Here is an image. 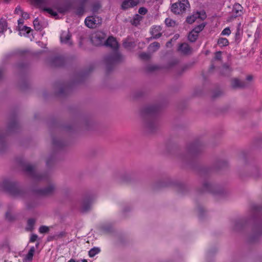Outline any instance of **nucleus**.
<instances>
[{"label":"nucleus","instance_id":"obj_1","mask_svg":"<svg viewBox=\"0 0 262 262\" xmlns=\"http://www.w3.org/2000/svg\"><path fill=\"white\" fill-rule=\"evenodd\" d=\"M105 45L114 49V51L107 55L104 58V62L107 71H111L117 63L123 60V56L117 50L118 43L116 39L111 36L105 41Z\"/></svg>","mask_w":262,"mask_h":262},{"label":"nucleus","instance_id":"obj_2","mask_svg":"<svg viewBox=\"0 0 262 262\" xmlns=\"http://www.w3.org/2000/svg\"><path fill=\"white\" fill-rule=\"evenodd\" d=\"M158 108L156 106H149L145 107L142 112V115L145 120V127L149 132H152L157 126L155 115Z\"/></svg>","mask_w":262,"mask_h":262},{"label":"nucleus","instance_id":"obj_3","mask_svg":"<svg viewBox=\"0 0 262 262\" xmlns=\"http://www.w3.org/2000/svg\"><path fill=\"white\" fill-rule=\"evenodd\" d=\"M189 8L190 4L188 0H178L177 3L172 4L171 11L175 14L182 15Z\"/></svg>","mask_w":262,"mask_h":262},{"label":"nucleus","instance_id":"obj_4","mask_svg":"<svg viewBox=\"0 0 262 262\" xmlns=\"http://www.w3.org/2000/svg\"><path fill=\"white\" fill-rule=\"evenodd\" d=\"M201 150L200 146L196 143H193L188 145L186 149V153L184 159H191L194 157Z\"/></svg>","mask_w":262,"mask_h":262},{"label":"nucleus","instance_id":"obj_5","mask_svg":"<svg viewBox=\"0 0 262 262\" xmlns=\"http://www.w3.org/2000/svg\"><path fill=\"white\" fill-rule=\"evenodd\" d=\"M3 186L8 191L13 195H17L19 192V190L16 184L8 180L4 181Z\"/></svg>","mask_w":262,"mask_h":262},{"label":"nucleus","instance_id":"obj_6","mask_svg":"<svg viewBox=\"0 0 262 262\" xmlns=\"http://www.w3.org/2000/svg\"><path fill=\"white\" fill-rule=\"evenodd\" d=\"M34 2L39 6L40 8H42L44 11L47 12L53 16L57 15L56 12L53 11L50 8H47L46 6L51 5V0H33Z\"/></svg>","mask_w":262,"mask_h":262},{"label":"nucleus","instance_id":"obj_7","mask_svg":"<svg viewBox=\"0 0 262 262\" xmlns=\"http://www.w3.org/2000/svg\"><path fill=\"white\" fill-rule=\"evenodd\" d=\"M94 198L93 195H86L83 198L81 202L80 207L82 211L86 212L91 209Z\"/></svg>","mask_w":262,"mask_h":262},{"label":"nucleus","instance_id":"obj_8","mask_svg":"<svg viewBox=\"0 0 262 262\" xmlns=\"http://www.w3.org/2000/svg\"><path fill=\"white\" fill-rule=\"evenodd\" d=\"M203 189L204 191L210 192L214 195H222L223 194V191L222 190L208 182H205L203 184Z\"/></svg>","mask_w":262,"mask_h":262},{"label":"nucleus","instance_id":"obj_9","mask_svg":"<svg viewBox=\"0 0 262 262\" xmlns=\"http://www.w3.org/2000/svg\"><path fill=\"white\" fill-rule=\"evenodd\" d=\"M25 170L35 180H43L47 178L46 174L37 173L35 169V167L31 165H27L25 167Z\"/></svg>","mask_w":262,"mask_h":262},{"label":"nucleus","instance_id":"obj_10","mask_svg":"<svg viewBox=\"0 0 262 262\" xmlns=\"http://www.w3.org/2000/svg\"><path fill=\"white\" fill-rule=\"evenodd\" d=\"M101 18L97 16L87 17L84 21L85 25L90 28H94L101 24Z\"/></svg>","mask_w":262,"mask_h":262},{"label":"nucleus","instance_id":"obj_11","mask_svg":"<svg viewBox=\"0 0 262 262\" xmlns=\"http://www.w3.org/2000/svg\"><path fill=\"white\" fill-rule=\"evenodd\" d=\"M91 41L95 46H100L105 42L104 34L101 32H97L92 34Z\"/></svg>","mask_w":262,"mask_h":262},{"label":"nucleus","instance_id":"obj_12","mask_svg":"<svg viewBox=\"0 0 262 262\" xmlns=\"http://www.w3.org/2000/svg\"><path fill=\"white\" fill-rule=\"evenodd\" d=\"M55 190V186L53 184H50L47 187L38 189L37 190V193L40 195H49L52 194Z\"/></svg>","mask_w":262,"mask_h":262},{"label":"nucleus","instance_id":"obj_13","mask_svg":"<svg viewBox=\"0 0 262 262\" xmlns=\"http://www.w3.org/2000/svg\"><path fill=\"white\" fill-rule=\"evenodd\" d=\"M60 38L61 43H64L70 47L72 46L73 42L71 39V35L69 31H62Z\"/></svg>","mask_w":262,"mask_h":262},{"label":"nucleus","instance_id":"obj_14","mask_svg":"<svg viewBox=\"0 0 262 262\" xmlns=\"http://www.w3.org/2000/svg\"><path fill=\"white\" fill-rule=\"evenodd\" d=\"M206 17L205 13L204 12H196L192 15L188 16L186 18V21L188 24H192L198 18H200L202 20H204Z\"/></svg>","mask_w":262,"mask_h":262},{"label":"nucleus","instance_id":"obj_15","mask_svg":"<svg viewBox=\"0 0 262 262\" xmlns=\"http://www.w3.org/2000/svg\"><path fill=\"white\" fill-rule=\"evenodd\" d=\"M231 85L233 89H243L248 85L245 81H241L237 78H233L231 81Z\"/></svg>","mask_w":262,"mask_h":262},{"label":"nucleus","instance_id":"obj_16","mask_svg":"<svg viewBox=\"0 0 262 262\" xmlns=\"http://www.w3.org/2000/svg\"><path fill=\"white\" fill-rule=\"evenodd\" d=\"M139 3V0H124L121 5L123 9H127L128 8L136 6Z\"/></svg>","mask_w":262,"mask_h":262},{"label":"nucleus","instance_id":"obj_17","mask_svg":"<svg viewBox=\"0 0 262 262\" xmlns=\"http://www.w3.org/2000/svg\"><path fill=\"white\" fill-rule=\"evenodd\" d=\"M178 50L185 55H188L191 53V48L186 43H181L179 47Z\"/></svg>","mask_w":262,"mask_h":262},{"label":"nucleus","instance_id":"obj_18","mask_svg":"<svg viewBox=\"0 0 262 262\" xmlns=\"http://www.w3.org/2000/svg\"><path fill=\"white\" fill-rule=\"evenodd\" d=\"M242 10L243 7L240 4H234L232 9L233 17L235 18L238 16H241L242 14Z\"/></svg>","mask_w":262,"mask_h":262},{"label":"nucleus","instance_id":"obj_19","mask_svg":"<svg viewBox=\"0 0 262 262\" xmlns=\"http://www.w3.org/2000/svg\"><path fill=\"white\" fill-rule=\"evenodd\" d=\"M161 30V28L160 26H155L153 27L150 33L152 36V37L155 39L159 38L161 36V33L160 32Z\"/></svg>","mask_w":262,"mask_h":262},{"label":"nucleus","instance_id":"obj_20","mask_svg":"<svg viewBox=\"0 0 262 262\" xmlns=\"http://www.w3.org/2000/svg\"><path fill=\"white\" fill-rule=\"evenodd\" d=\"M64 59L61 57H56L52 61V65L54 67H60L63 64Z\"/></svg>","mask_w":262,"mask_h":262},{"label":"nucleus","instance_id":"obj_21","mask_svg":"<svg viewBox=\"0 0 262 262\" xmlns=\"http://www.w3.org/2000/svg\"><path fill=\"white\" fill-rule=\"evenodd\" d=\"M7 22L3 18L0 19V34L4 33L7 29Z\"/></svg>","mask_w":262,"mask_h":262},{"label":"nucleus","instance_id":"obj_22","mask_svg":"<svg viewBox=\"0 0 262 262\" xmlns=\"http://www.w3.org/2000/svg\"><path fill=\"white\" fill-rule=\"evenodd\" d=\"M35 249L34 247H32L30 249L28 254L26 255L25 258V260H28V261H31L33 259V255H34V254L35 252Z\"/></svg>","mask_w":262,"mask_h":262},{"label":"nucleus","instance_id":"obj_23","mask_svg":"<svg viewBox=\"0 0 262 262\" xmlns=\"http://www.w3.org/2000/svg\"><path fill=\"white\" fill-rule=\"evenodd\" d=\"M198 34L192 30L189 33L188 38L190 41L194 42L198 38Z\"/></svg>","mask_w":262,"mask_h":262},{"label":"nucleus","instance_id":"obj_24","mask_svg":"<svg viewBox=\"0 0 262 262\" xmlns=\"http://www.w3.org/2000/svg\"><path fill=\"white\" fill-rule=\"evenodd\" d=\"M160 46L159 42H154L149 45L148 49L150 51L154 52L159 49Z\"/></svg>","mask_w":262,"mask_h":262},{"label":"nucleus","instance_id":"obj_25","mask_svg":"<svg viewBox=\"0 0 262 262\" xmlns=\"http://www.w3.org/2000/svg\"><path fill=\"white\" fill-rule=\"evenodd\" d=\"M35 223V220L33 219H30L28 220L27 222V230L29 231H31L33 229V227L34 226Z\"/></svg>","mask_w":262,"mask_h":262},{"label":"nucleus","instance_id":"obj_26","mask_svg":"<svg viewBox=\"0 0 262 262\" xmlns=\"http://www.w3.org/2000/svg\"><path fill=\"white\" fill-rule=\"evenodd\" d=\"M100 250L99 248L94 247L91 249L89 252V255L90 257H92L95 256L96 254L99 253Z\"/></svg>","mask_w":262,"mask_h":262},{"label":"nucleus","instance_id":"obj_27","mask_svg":"<svg viewBox=\"0 0 262 262\" xmlns=\"http://www.w3.org/2000/svg\"><path fill=\"white\" fill-rule=\"evenodd\" d=\"M231 71L232 70L229 66L224 64L222 70V74L224 75H227L230 73Z\"/></svg>","mask_w":262,"mask_h":262},{"label":"nucleus","instance_id":"obj_28","mask_svg":"<svg viewBox=\"0 0 262 262\" xmlns=\"http://www.w3.org/2000/svg\"><path fill=\"white\" fill-rule=\"evenodd\" d=\"M229 41L227 38H220L217 41V44L221 47L226 46L228 45Z\"/></svg>","mask_w":262,"mask_h":262},{"label":"nucleus","instance_id":"obj_29","mask_svg":"<svg viewBox=\"0 0 262 262\" xmlns=\"http://www.w3.org/2000/svg\"><path fill=\"white\" fill-rule=\"evenodd\" d=\"M52 144L55 148H59L63 145V143L61 141L55 138L53 139Z\"/></svg>","mask_w":262,"mask_h":262},{"label":"nucleus","instance_id":"obj_30","mask_svg":"<svg viewBox=\"0 0 262 262\" xmlns=\"http://www.w3.org/2000/svg\"><path fill=\"white\" fill-rule=\"evenodd\" d=\"M254 233L256 235H259L262 233V225H255L253 229Z\"/></svg>","mask_w":262,"mask_h":262},{"label":"nucleus","instance_id":"obj_31","mask_svg":"<svg viewBox=\"0 0 262 262\" xmlns=\"http://www.w3.org/2000/svg\"><path fill=\"white\" fill-rule=\"evenodd\" d=\"M33 25L35 30H40L41 29V26L37 18H35L33 21Z\"/></svg>","mask_w":262,"mask_h":262},{"label":"nucleus","instance_id":"obj_32","mask_svg":"<svg viewBox=\"0 0 262 262\" xmlns=\"http://www.w3.org/2000/svg\"><path fill=\"white\" fill-rule=\"evenodd\" d=\"M243 222L242 221H236L234 223L233 229L234 230H238L239 228L243 226Z\"/></svg>","mask_w":262,"mask_h":262},{"label":"nucleus","instance_id":"obj_33","mask_svg":"<svg viewBox=\"0 0 262 262\" xmlns=\"http://www.w3.org/2000/svg\"><path fill=\"white\" fill-rule=\"evenodd\" d=\"M205 27V25L204 24H200L196 27H195L192 30L195 31L196 33L199 34Z\"/></svg>","mask_w":262,"mask_h":262},{"label":"nucleus","instance_id":"obj_34","mask_svg":"<svg viewBox=\"0 0 262 262\" xmlns=\"http://www.w3.org/2000/svg\"><path fill=\"white\" fill-rule=\"evenodd\" d=\"M101 8V6L99 3H95L93 5L92 7V11L93 13H96Z\"/></svg>","mask_w":262,"mask_h":262},{"label":"nucleus","instance_id":"obj_35","mask_svg":"<svg viewBox=\"0 0 262 262\" xmlns=\"http://www.w3.org/2000/svg\"><path fill=\"white\" fill-rule=\"evenodd\" d=\"M49 231V228L48 226H41L39 227V231L40 233H47Z\"/></svg>","mask_w":262,"mask_h":262},{"label":"nucleus","instance_id":"obj_36","mask_svg":"<svg viewBox=\"0 0 262 262\" xmlns=\"http://www.w3.org/2000/svg\"><path fill=\"white\" fill-rule=\"evenodd\" d=\"M141 18H142V17L141 16H140L138 14H137L135 16V17L134 18L133 24L137 25V24H139V23L141 20Z\"/></svg>","mask_w":262,"mask_h":262},{"label":"nucleus","instance_id":"obj_37","mask_svg":"<svg viewBox=\"0 0 262 262\" xmlns=\"http://www.w3.org/2000/svg\"><path fill=\"white\" fill-rule=\"evenodd\" d=\"M231 34V31L229 27L225 28L222 32V35H229Z\"/></svg>","mask_w":262,"mask_h":262},{"label":"nucleus","instance_id":"obj_38","mask_svg":"<svg viewBox=\"0 0 262 262\" xmlns=\"http://www.w3.org/2000/svg\"><path fill=\"white\" fill-rule=\"evenodd\" d=\"M139 56L141 59H144V60H147V59H149V58H150V55L146 53H141L140 54Z\"/></svg>","mask_w":262,"mask_h":262},{"label":"nucleus","instance_id":"obj_39","mask_svg":"<svg viewBox=\"0 0 262 262\" xmlns=\"http://www.w3.org/2000/svg\"><path fill=\"white\" fill-rule=\"evenodd\" d=\"M20 31H25L26 32V34H28L31 31V29L30 27L27 26H24L22 29L19 28Z\"/></svg>","mask_w":262,"mask_h":262},{"label":"nucleus","instance_id":"obj_40","mask_svg":"<svg viewBox=\"0 0 262 262\" xmlns=\"http://www.w3.org/2000/svg\"><path fill=\"white\" fill-rule=\"evenodd\" d=\"M23 12V11L20 6H18L17 7H16V8L15 9V14L21 15V14H22Z\"/></svg>","mask_w":262,"mask_h":262},{"label":"nucleus","instance_id":"obj_41","mask_svg":"<svg viewBox=\"0 0 262 262\" xmlns=\"http://www.w3.org/2000/svg\"><path fill=\"white\" fill-rule=\"evenodd\" d=\"M147 9L144 7H141L139 8V9L138 10V12L140 14H142V15L145 14L147 13Z\"/></svg>","mask_w":262,"mask_h":262},{"label":"nucleus","instance_id":"obj_42","mask_svg":"<svg viewBox=\"0 0 262 262\" xmlns=\"http://www.w3.org/2000/svg\"><path fill=\"white\" fill-rule=\"evenodd\" d=\"M222 58V53L220 51L216 52L215 54L214 59L220 60Z\"/></svg>","mask_w":262,"mask_h":262},{"label":"nucleus","instance_id":"obj_43","mask_svg":"<svg viewBox=\"0 0 262 262\" xmlns=\"http://www.w3.org/2000/svg\"><path fill=\"white\" fill-rule=\"evenodd\" d=\"M165 24L167 26H171L174 23V21L169 18H166L165 20Z\"/></svg>","mask_w":262,"mask_h":262},{"label":"nucleus","instance_id":"obj_44","mask_svg":"<svg viewBox=\"0 0 262 262\" xmlns=\"http://www.w3.org/2000/svg\"><path fill=\"white\" fill-rule=\"evenodd\" d=\"M5 146V143L3 138L0 136V150L2 149Z\"/></svg>","mask_w":262,"mask_h":262},{"label":"nucleus","instance_id":"obj_45","mask_svg":"<svg viewBox=\"0 0 262 262\" xmlns=\"http://www.w3.org/2000/svg\"><path fill=\"white\" fill-rule=\"evenodd\" d=\"M37 237H38V236L36 234L32 235L30 237V242H34L35 241H36Z\"/></svg>","mask_w":262,"mask_h":262},{"label":"nucleus","instance_id":"obj_46","mask_svg":"<svg viewBox=\"0 0 262 262\" xmlns=\"http://www.w3.org/2000/svg\"><path fill=\"white\" fill-rule=\"evenodd\" d=\"M21 16L24 19H28L29 18V15L28 13L24 12L21 14Z\"/></svg>","mask_w":262,"mask_h":262},{"label":"nucleus","instance_id":"obj_47","mask_svg":"<svg viewBox=\"0 0 262 262\" xmlns=\"http://www.w3.org/2000/svg\"><path fill=\"white\" fill-rule=\"evenodd\" d=\"M6 219L9 221H11L13 220V217L11 216V214L10 213H6Z\"/></svg>","mask_w":262,"mask_h":262},{"label":"nucleus","instance_id":"obj_48","mask_svg":"<svg viewBox=\"0 0 262 262\" xmlns=\"http://www.w3.org/2000/svg\"><path fill=\"white\" fill-rule=\"evenodd\" d=\"M83 7L82 6L78 9V10H77V14L78 15H81V14H83Z\"/></svg>","mask_w":262,"mask_h":262},{"label":"nucleus","instance_id":"obj_49","mask_svg":"<svg viewBox=\"0 0 262 262\" xmlns=\"http://www.w3.org/2000/svg\"><path fill=\"white\" fill-rule=\"evenodd\" d=\"M4 74V69L0 68V80L2 79Z\"/></svg>","mask_w":262,"mask_h":262},{"label":"nucleus","instance_id":"obj_50","mask_svg":"<svg viewBox=\"0 0 262 262\" xmlns=\"http://www.w3.org/2000/svg\"><path fill=\"white\" fill-rule=\"evenodd\" d=\"M254 209H255L256 211H259L262 209V207L261 206H259L258 205H255L253 206Z\"/></svg>","mask_w":262,"mask_h":262},{"label":"nucleus","instance_id":"obj_51","mask_svg":"<svg viewBox=\"0 0 262 262\" xmlns=\"http://www.w3.org/2000/svg\"><path fill=\"white\" fill-rule=\"evenodd\" d=\"M179 37V35L178 34H176L174 35L172 38L171 39V41H174L178 39Z\"/></svg>","mask_w":262,"mask_h":262},{"label":"nucleus","instance_id":"obj_52","mask_svg":"<svg viewBox=\"0 0 262 262\" xmlns=\"http://www.w3.org/2000/svg\"><path fill=\"white\" fill-rule=\"evenodd\" d=\"M252 79H253V77L251 75H248L246 77V79L248 81H251L252 80Z\"/></svg>","mask_w":262,"mask_h":262},{"label":"nucleus","instance_id":"obj_53","mask_svg":"<svg viewBox=\"0 0 262 262\" xmlns=\"http://www.w3.org/2000/svg\"><path fill=\"white\" fill-rule=\"evenodd\" d=\"M123 46L125 47V48H127L128 47L130 46V45H129V43H127L126 42H124L123 43Z\"/></svg>","mask_w":262,"mask_h":262},{"label":"nucleus","instance_id":"obj_54","mask_svg":"<svg viewBox=\"0 0 262 262\" xmlns=\"http://www.w3.org/2000/svg\"><path fill=\"white\" fill-rule=\"evenodd\" d=\"M24 23V20L22 19H19L18 20V24H23Z\"/></svg>","mask_w":262,"mask_h":262},{"label":"nucleus","instance_id":"obj_55","mask_svg":"<svg viewBox=\"0 0 262 262\" xmlns=\"http://www.w3.org/2000/svg\"><path fill=\"white\" fill-rule=\"evenodd\" d=\"M35 205H36L35 203H33V205L32 206H30L29 204H27V207L28 208L30 209L32 207H33L34 206H35Z\"/></svg>","mask_w":262,"mask_h":262},{"label":"nucleus","instance_id":"obj_56","mask_svg":"<svg viewBox=\"0 0 262 262\" xmlns=\"http://www.w3.org/2000/svg\"><path fill=\"white\" fill-rule=\"evenodd\" d=\"M198 211H199V212L200 215H201V214H202V212H203V208H199V209H198Z\"/></svg>","mask_w":262,"mask_h":262},{"label":"nucleus","instance_id":"obj_57","mask_svg":"<svg viewBox=\"0 0 262 262\" xmlns=\"http://www.w3.org/2000/svg\"><path fill=\"white\" fill-rule=\"evenodd\" d=\"M171 41H171V40H169V41H168V42L166 43V46H167V47H169V46L171 45Z\"/></svg>","mask_w":262,"mask_h":262},{"label":"nucleus","instance_id":"obj_58","mask_svg":"<svg viewBox=\"0 0 262 262\" xmlns=\"http://www.w3.org/2000/svg\"><path fill=\"white\" fill-rule=\"evenodd\" d=\"M240 25H241V24H238V28H237V32H236V35H237V34H239V26H240Z\"/></svg>","mask_w":262,"mask_h":262},{"label":"nucleus","instance_id":"obj_59","mask_svg":"<svg viewBox=\"0 0 262 262\" xmlns=\"http://www.w3.org/2000/svg\"><path fill=\"white\" fill-rule=\"evenodd\" d=\"M88 0H81V4L83 5Z\"/></svg>","mask_w":262,"mask_h":262},{"label":"nucleus","instance_id":"obj_60","mask_svg":"<svg viewBox=\"0 0 262 262\" xmlns=\"http://www.w3.org/2000/svg\"><path fill=\"white\" fill-rule=\"evenodd\" d=\"M68 262H76L75 260L72 258Z\"/></svg>","mask_w":262,"mask_h":262},{"label":"nucleus","instance_id":"obj_61","mask_svg":"<svg viewBox=\"0 0 262 262\" xmlns=\"http://www.w3.org/2000/svg\"><path fill=\"white\" fill-rule=\"evenodd\" d=\"M65 91H66V90H64H64L62 89V90L60 91V94L64 93V92H65Z\"/></svg>","mask_w":262,"mask_h":262},{"label":"nucleus","instance_id":"obj_62","mask_svg":"<svg viewBox=\"0 0 262 262\" xmlns=\"http://www.w3.org/2000/svg\"><path fill=\"white\" fill-rule=\"evenodd\" d=\"M156 69V67H151L150 68V70H155V69Z\"/></svg>","mask_w":262,"mask_h":262},{"label":"nucleus","instance_id":"obj_63","mask_svg":"<svg viewBox=\"0 0 262 262\" xmlns=\"http://www.w3.org/2000/svg\"><path fill=\"white\" fill-rule=\"evenodd\" d=\"M178 62V60H175L173 61V64H177Z\"/></svg>","mask_w":262,"mask_h":262},{"label":"nucleus","instance_id":"obj_64","mask_svg":"<svg viewBox=\"0 0 262 262\" xmlns=\"http://www.w3.org/2000/svg\"><path fill=\"white\" fill-rule=\"evenodd\" d=\"M50 164V160H48L47 161V165H49Z\"/></svg>","mask_w":262,"mask_h":262}]
</instances>
